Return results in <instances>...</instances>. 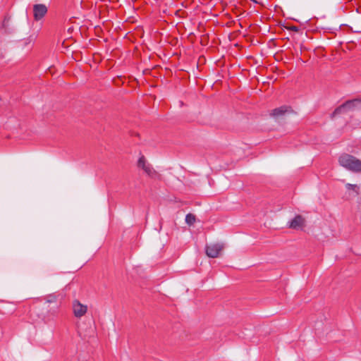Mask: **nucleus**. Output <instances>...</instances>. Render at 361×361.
Returning a JSON list of instances; mask_svg holds the SVG:
<instances>
[{
  "label": "nucleus",
  "instance_id": "5",
  "mask_svg": "<svg viewBox=\"0 0 361 361\" xmlns=\"http://www.w3.org/2000/svg\"><path fill=\"white\" fill-rule=\"evenodd\" d=\"M48 8L44 4H37L33 6V17L36 21L42 20L47 13Z\"/></svg>",
  "mask_w": 361,
  "mask_h": 361
},
{
  "label": "nucleus",
  "instance_id": "8",
  "mask_svg": "<svg viewBox=\"0 0 361 361\" xmlns=\"http://www.w3.org/2000/svg\"><path fill=\"white\" fill-rule=\"evenodd\" d=\"M290 109V107L287 106H282L279 108H276L273 109L270 114L271 116L274 117L281 116L288 112Z\"/></svg>",
  "mask_w": 361,
  "mask_h": 361
},
{
  "label": "nucleus",
  "instance_id": "6",
  "mask_svg": "<svg viewBox=\"0 0 361 361\" xmlns=\"http://www.w3.org/2000/svg\"><path fill=\"white\" fill-rule=\"evenodd\" d=\"M305 226V219L301 215H296L288 223V227L295 230H302Z\"/></svg>",
  "mask_w": 361,
  "mask_h": 361
},
{
  "label": "nucleus",
  "instance_id": "10",
  "mask_svg": "<svg viewBox=\"0 0 361 361\" xmlns=\"http://www.w3.org/2000/svg\"><path fill=\"white\" fill-rule=\"evenodd\" d=\"M346 188L349 190L352 189V190H355L356 188H357V185H352V184H350V183H348L346 185Z\"/></svg>",
  "mask_w": 361,
  "mask_h": 361
},
{
  "label": "nucleus",
  "instance_id": "1",
  "mask_svg": "<svg viewBox=\"0 0 361 361\" xmlns=\"http://www.w3.org/2000/svg\"><path fill=\"white\" fill-rule=\"evenodd\" d=\"M339 164L348 171L355 173H361V160L355 157L343 154L338 158Z\"/></svg>",
  "mask_w": 361,
  "mask_h": 361
},
{
  "label": "nucleus",
  "instance_id": "11",
  "mask_svg": "<svg viewBox=\"0 0 361 361\" xmlns=\"http://www.w3.org/2000/svg\"><path fill=\"white\" fill-rule=\"evenodd\" d=\"M290 30H293L294 32H298V27H296V26H292L289 28Z\"/></svg>",
  "mask_w": 361,
  "mask_h": 361
},
{
  "label": "nucleus",
  "instance_id": "4",
  "mask_svg": "<svg viewBox=\"0 0 361 361\" xmlns=\"http://www.w3.org/2000/svg\"><path fill=\"white\" fill-rule=\"evenodd\" d=\"M138 168L142 169L145 173L151 178H154L157 173L153 169L150 164H149L144 156H141L137 161Z\"/></svg>",
  "mask_w": 361,
  "mask_h": 361
},
{
  "label": "nucleus",
  "instance_id": "3",
  "mask_svg": "<svg viewBox=\"0 0 361 361\" xmlns=\"http://www.w3.org/2000/svg\"><path fill=\"white\" fill-rule=\"evenodd\" d=\"M71 306L73 315L78 319H80L87 312V306L81 303L78 300H73Z\"/></svg>",
  "mask_w": 361,
  "mask_h": 361
},
{
  "label": "nucleus",
  "instance_id": "7",
  "mask_svg": "<svg viewBox=\"0 0 361 361\" xmlns=\"http://www.w3.org/2000/svg\"><path fill=\"white\" fill-rule=\"evenodd\" d=\"M223 249L224 245L221 244H212L206 247V254L209 257L216 258Z\"/></svg>",
  "mask_w": 361,
  "mask_h": 361
},
{
  "label": "nucleus",
  "instance_id": "2",
  "mask_svg": "<svg viewBox=\"0 0 361 361\" xmlns=\"http://www.w3.org/2000/svg\"><path fill=\"white\" fill-rule=\"evenodd\" d=\"M361 108V100L356 99L353 100H349L343 104L342 105L339 106L338 108H336L333 115L336 116L344 112H346L350 110H353L355 109H359Z\"/></svg>",
  "mask_w": 361,
  "mask_h": 361
},
{
  "label": "nucleus",
  "instance_id": "9",
  "mask_svg": "<svg viewBox=\"0 0 361 361\" xmlns=\"http://www.w3.org/2000/svg\"><path fill=\"white\" fill-rule=\"evenodd\" d=\"M185 221L188 224L192 225L195 221V216L192 214H188L185 216Z\"/></svg>",
  "mask_w": 361,
  "mask_h": 361
},
{
  "label": "nucleus",
  "instance_id": "12",
  "mask_svg": "<svg viewBox=\"0 0 361 361\" xmlns=\"http://www.w3.org/2000/svg\"><path fill=\"white\" fill-rule=\"evenodd\" d=\"M1 57H2V54L0 53V58H1Z\"/></svg>",
  "mask_w": 361,
  "mask_h": 361
}]
</instances>
